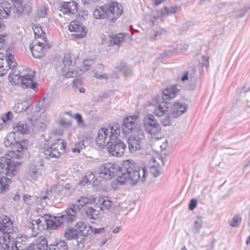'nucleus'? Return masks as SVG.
Masks as SVG:
<instances>
[{
    "instance_id": "nucleus-1",
    "label": "nucleus",
    "mask_w": 250,
    "mask_h": 250,
    "mask_svg": "<svg viewBox=\"0 0 250 250\" xmlns=\"http://www.w3.org/2000/svg\"><path fill=\"white\" fill-rule=\"evenodd\" d=\"M95 173L96 175L92 172H88L80 184L84 186L93 181V183L97 185L99 182L118 175V182L121 184L127 183L133 186L140 182L145 183L148 172L146 167L127 160L124 161L121 166L113 163L105 164L100 167Z\"/></svg>"
},
{
    "instance_id": "nucleus-2",
    "label": "nucleus",
    "mask_w": 250,
    "mask_h": 250,
    "mask_svg": "<svg viewBox=\"0 0 250 250\" xmlns=\"http://www.w3.org/2000/svg\"><path fill=\"white\" fill-rule=\"evenodd\" d=\"M15 136L14 132H10L4 139V145L12 150L6 153L4 157H0V175L14 176L20 168L21 162L18 159L21 157L22 151L27 148L28 141H16Z\"/></svg>"
},
{
    "instance_id": "nucleus-3",
    "label": "nucleus",
    "mask_w": 250,
    "mask_h": 250,
    "mask_svg": "<svg viewBox=\"0 0 250 250\" xmlns=\"http://www.w3.org/2000/svg\"><path fill=\"white\" fill-rule=\"evenodd\" d=\"M62 224L63 222L60 216L45 215L40 218L31 220L28 225V228L32 231L31 235L36 236L40 231L45 229H55Z\"/></svg>"
},
{
    "instance_id": "nucleus-4",
    "label": "nucleus",
    "mask_w": 250,
    "mask_h": 250,
    "mask_svg": "<svg viewBox=\"0 0 250 250\" xmlns=\"http://www.w3.org/2000/svg\"><path fill=\"white\" fill-rule=\"evenodd\" d=\"M120 134V125L115 124L109 128L102 127L98 132V135L95 139L96 145L100 148H102L108 145L111 140L119 137Z\"/></svg>"
},
{
    "instance_id": "nucleus-5",
    "label": "nucleus",
    "mask_w": 250,
    "mask_h": 250,
    "mask_svg": "<svg viewBox=\"0 0 250 250\" xmlns=\"http://www.w3.org/2000/svg\"><path fill=\"white\" fill-rule=\"evenodd\" d=\"M95 201L94 198H88L85 196H82L77 200L76 204L71 205L65 210V213L60 216L63 223H71L76 219L77 213L81 208L85 205L91 204Z\"/></svg>"
},
{
    "instance_id": "nucleus-6",
    "label": "nucleus",
    "mask_w": 250,
    "mask_h": 250,
    "mask_svg": "<svg viewBox=\"0 0 250 250\" xmlns=\"http://www.w3.org/2000/svg\"><path fill=\"white\" fill-rule=\"evenodd\" d=\"M14 230L13 222L9 217L3 216L0 218V231L3 233V235L0 237V249L2 250H9V234Z\"/></svg>"
},
{
    "instance_id": "nucleus-7",
    "label": "nucleus",
    "mask_w": 250,
    "mask_h": 250,
    "mask_svg": "<svg viewBox=\"0 0 250 250\" xmlns=\"http://www.w3.org/2000/svg\"><path fill=\"white\" fill-rule=\"evenodd\" d=\"M12 48H9L6 50V55L8 58L6 59L5 62L7 63L8 67L10 69V72L8 76V80L11 85H18L20 82H21L22 77L20 75V71L19 68H16L13 69L17 65V63L15 61L14 56L11 54Z\"/></svg>"
},
{
    "instance_id": "nucleus-8",
    "label": "nucleus",
    "mask_w": 250,
    "mask_h": 250,
    "mask_svg": "<svg viewBox=\"0 0 250 250\" xmlns=\"http://www.w3.org/2000/svg\"><path fill=\"white\" fill-rule=\"evenodd\" d=\"M76 59L70 55H64L62 68V73L66 78H73L77 75L82 74V69H79L78 67H75Z\"/></svg>"
},
{
    "instance_id": "nucleus-9",
    "label": "nucleus",
    "mask_w": 250,
    "mask_h": 250,
    "mask_svg": "<svg viewBox=\"0 0 250 250\" xmlns=\"http://www.w3.org/2000/svg\"><path fill=\"white\" fill-rule=\"evenodd\" d=\"M76 59L70 55H64L62 68V73L66 78H73L77 75L82 74V69H79L78 67H75Z\"/></svg>"
},
{
    "instance_id": "nucleus-10",
    "label": "nucleus",
    "mask_w": 250,
    "mask_h": 250,
    "mask_svg": "<svg viewBox=\"0 0 250 250\" xmlns=\"http://www.w3.org/2000/svg\"><path fill=\"white\" fill-rule=\"evenodd\" d=\"M66 144L64 141L58 139L51 146L44 150V154L46 159L59 158L64 153Z\"/></svg>"
},
{
    "instance_id": "nucleus-11",
    "label": "nucleus",
    "mask_w": 250,
    "mask_h": 250,
    "mask_svg": "<svg viewBox=\"0 0 250 250\" xmlns=\"http://www.w3.org/2000/svg\"><path fill=\"white\" fill-rule=\"evenodd\" d=\"M146 142L143 130H140L136 133L130 136L127 140L128 148L131 152L142 149Z\"/></svg>"
},
{
    "instance_id": "nucleus-12",
    "label": "nucleus",
    "mask_w": 250,
    "mask_h": 250,
    "mask_svg": "<svg viewBox=\"0 0 250 250\" xmlns=\"http://www.w3.org/2000/svg\"><path fill=\"white\" fill-rule=\"evenodd\" d=\"M144 127L148 133L152 135H158L161 130V125L152 114H149L144 118Z\"/></svg>"
},
{
    "instance_id": "nucleus-13",
    "label": "nucleus",
    "mask_w": 250,
    "mask_h": 250,
    "mask_svg": "<svg viewBox=\"0 0 250 250\" xmlns=\"http://www.w3.org/2000/svg\"><path fill=\"white\" fill-rule=\"evenodd\" d=\"M125 145L118 137L111 140L107 145V149L108 153L113 156L120 157L124 154Z\"/></svg>"
},
{
    "instance_id": "nucleus-14",
    "label": "nucleus",
    "mask_w": 250,
    "mask_h": 250,
    "mask_svg": "<svg viewBox=\"0 0 250 250\" xmlns=\"http://www.w3.org/2000/svg\"><path fill=\"white\" fill-rule=\"evenodd\" d=\"M107 12V19L109 21H114L119 18L123 14L122 5L117 1L110 2L105 5Z\"/></svg>"
},
{
    "instance_id": "nucleus-15",
    "label": "nucleus",
    "mask_w": 250,
    "mask_h": 250,
    "mask_svg": "<svg viewBox=\"0 0 250 250\" xmlns=\"http://www.w3.org/2000/svg\"><path fill=\"white\" fill-rule=\"evenodd\" d=\"M139 124V116L137 114L127 116L123 120V132L131 133L136 130Z\"/></svg>"
},
{
    "instance_id": "nucleus-16",
    "label": "nucleus",
    "mask_w": 250,
    "mask_h": 250,
    "mask_svg": "<svg viewBox=\"0 0 250 250\" xmlns=\"http://www.w3.org/2000/svg\"><path fill=\"white\" fill-rule=\"evenodd\" d=\"M151 105L153 107V113L156 116L162 117L168 111L169 104L166 102H160L159 97L152 100Z\"/></svg>"
},
{
    "instance_id": "nucleus-17",
    "label": "nucleus",
    "mask_w": 250,
    "mask_h": 250,
    "mask_svg": "<svg viewBox=\"0 0 250 250\" xmlns=\"http://www.w3.org/2000/svg\"><path fill=\"white\" fill-rule=\"evenodd\" d=\"M47 42L42 41L35 40L30 45V49L34 58L42 57L46 51L45 44Z\"/></svg>"
},
{
    "instance_id": "nucleus-18",
    "label": "nucleus",
    "mask_w": 250,
    "mask_h": 250,
    "mask_svg": "<svg viewBox=\"0 0 250 250\" xmlns=\"http://www.w3.org/2000/svg\"><path fill=\"white\" fill-rule=\"evenodd\" d=\"M74 188L70 184H66L65 186L61 188L58 185H55L50 187L47 194L49 196L50 193H53L54 196L56 195L62 196H69L71 194Z\"/></svg>"
},
{
    "instance_id": "nucleus-19",
    "label": "nucleus",
    "mask_w": 250,
    "mask_h": 250,
    "mask_svg": "<svg viewBox=\"0 0 250 250\" xmlns=\"http://www.w3.org/2000/svg\"><path fill=\"white\" fill-rule=\"evenodd\" d=\"M43 165L41 162L32 163L29 167L27 174L32 180L37 181L42 172Z\"/></svg>"
},
{
    "instance_id": "nucleus-20",
    "label": "nucleus",
    "mask_w": 250,
    "mask_h": 250,
    "mask_svg": "<svg viewBox=\"0 0 250 250\" xmlns=\"http://www.w3.org/2000/svg\"><path fill=\"white\" fill-rule=\"evenodd\" d=\"M13 11L17 17L29 13L31 9V7L25 4L22 0H13Z\"/></svg>"
},
{
    "instance_id": "nucleus-21",
    "label": "nucleus",
    "mask_w": 250,
    "mask_h": 250,
    "mask_svg": "<svg viewBox=\"0 0 250 250\" xmlns=\"http://www.w3.org/2000/svg\"><path fill=\"white\" fill-rule=\"evenodd\" d=\"M35 79L34 72H31L22 77L21 83V86L23 88H30L34 91L37 90V84L34 80Z\"/></svg>"
},
{
    "instance_id": "nucleus-22",
    "label": "nucleus",
    "mask_w": 250,
    "mask_h": 250,
    "mask_svg": "<svg viewBox=\"0 0 250 250\" xmlns=\"http://www.w3.org/2000/svg\"><path fill=\"white\" fill-rule=\"evenodd\" d=\"M48 198V195H41L40 196H31L28 194H24L23 199L24 203L29 206H35L40 205V203L43 204V202H46V199Z\"/></svg>"
},
{
    "instance_id": "nucleus-23",
    "label": "nucleus",
    "mask_w": 250,
    "mask_h": 250,
    "mask_svg": "<svg viewBox=\"0 0 250 250\" xmlns=\"http://www.w3.org/2000/svg\"><path fill=\"white\" fill-rule=\"evenodd\" d=\"M60 8V10L64 14L68 15L75 14L78 11V5L76 1L71 0L63 2Z\"/></svg>"
},
{
    "instance_id": "nucleus-24",
    "label": "nucleus",
    "mask_w": 250,
    "mask_h": 250,
    "mask_svg": "<svg viewBox=\"0 0 250 250\" xmlns=\"http://www.w3.org/2000/svg\"><path fill=\"white\" fill-rule=\"evenodd\" d=\"M75 229L77 234L86 236L92 233L93 228L88 224L83 221H79L75 225Z\"/></svg>"
},
{
    "instance_id": "nucleus-25",
    "label": "nucleus",
    "mask_w": 250,
    "mask_h": 250,
    "mask_svg": "<svg viewBox=\"0 0 250 250\" xmlns=\"http://www.w3.org/2000/svg\"><path fill=\"white\" fill-rule=\"evenodd\" d=\"M187 106L185 104L176 102L173 104L169 111L175 118H178L184 114L187 110Z\"/></svg>"
},
{
    "instance_id": "nucleus-26",
    "label": "nucleus",
    "mask_w": 250,
    "mask_h": 250,
    "mask_svg": "<svg viewBox=\"0 0 250 250\" xmlns=\"http://www.w3.org/2000/svg\"><path fill=\"white\" fill-rule=\"evenodd\" d=\"M28 247H31L33 250H47V241L43 236H40L36 241L33 243Z\"/></svg>"
},
{
    "instance_id": "nucleus-27",
    "label": "nucleus",
    "mask_w": 250,
    "mask_h": 250,
    "mask_svg": "<svg viewBox=\"0 0 250 250\" xmlns=\"http://www.w3.org/2000/svg\"><path fill=\"white\" fill-rule=\"evenodd\" d=\"M178 92L179 90L176 85L170 86L163 90L162 98L164 100H168L174 98Z\"/></svg>"
},
{
    "instance_id": "nucleus-28",
    "label": "nucleus",
    "mask_w": 250,
    "mask_h": 250,
    "mask_svg": "<svg viewBox=\"0 0 250 250\" xmlns=\"http://www.w3.org/2000/svg\"><path fill=\"white\" fill-rule=\"evenodd\" d=\"M0 2V18H6L10 16L11 12V4L5 0Z\"/></svg>"
},
{
    "instance_id": "nucleus-29",
    "label": "nucleus",
    "mask_w": 250,
    "mask_h": 250,
    "mask_svg": "<svg viewBox=\"0 0 250 250\" xmlns=\"http://www.w3.org/2000/svg\"><path fill=\"white\" fill-rule=\"evenodd\" d=\"M32 107L29 105L27 103H17L13 107L14 111L16 113H21L24 112L27 115H28L32 111Z\"/></svg>"
},
{
    "instance_id": "nucleus-30",
    "label": "nucleus",
    "mask_w": 250,
    "mask_h": 250,
    "mask_svg": "<svg viewBox=\"0 0 250 250\" xmlns=\"http://www.w3.org/2000/svg\"><path fill=\"white\" fill-rule=\"evenodd\" d=\"M13 128L15 133H19L21 134H27L29 130L26 124L23 121L15 123Z\"/></svg>"
},
{
    "instance_id": "nucleus-31",
    "label": "nucleus",
    "mask_w": 250,
    "mask_h": 250,
    "mask_svg": "<svg viewBox=\"0 0 250 250\" xmlns=\"http://www.w3.org/2000/svg\"><path fill=\"white\" fill-rule=\"evenodd\" d=\"M32 29L35 34L36 40H38L47 42L45 34L43 32L41 26L32 25Z\"/></svg>"
},
{
    "instance_id": "nucleus-32",
    "label": "nucleus",
    "mask_w": 250,
    "mask_h": 250,
    "mask_svg": "<svg viewBox=\"0 0 250 250\" xmlns=\"http://www.w3.org/2000/svg\"><path fill=\"white\" fill-rule=\"evenodd\" d=\"M125 33H119L117 35H112L109 37V45L112 46L115 44H119L124 42Z\"/></svg>"
},
{
    "instance_id": "nucleus-33",
    "label": "nucleus",
    "mask_w": 250,
    "mask_h": 250,
    "mask_svg": "<svg viewBox=\"0 0 250 250\" xmlns=\"http://www.w3.org/2000/svg\"><path fill=\"white\" fill-rule=\"evenodd\" d=\"M26 237L21 236L17 237L14 244L12 246V250H25Z\"/></svg>"
},
{
    "instance_id": "nucleus-34",
    "label": "nucleus",
    "mask_w": 250,
    "mask_h": 250,
    "mask_svg": "<svg viewBox=\"0 0 250 250\" xmlns=\"http://www.w3.org/2000/svg\"><path fill=\"white\" fill-rule=\"evenodd\" d=\"M93 17L96 19H104L106 16L107 17L106 9L105 5L104 6H97L94 10L93 13Z\"/></svg>"
},
{
    "instance_id": "nucleus-35",
    "label": "nucleus",
    "mask_w": 250,
    "mask_h": 250,
    "mask_svg": "<svg viewBox=\"0 0 250 250\" xmlns=\"http://www.w3.org/2000/svg\"><path fill=\"white\" fill-rule=\"evenodd\" d=\"M149 168L151 173L154 177H158L161 173L162 167L158 163H156L155 159H153L150 164Z\"/></svg>"
},
{
    "instance_id": "nucleus-36",
    "label": "nucleus",
    "mask_w": 250,
    "mask_h": 250,
    "mask_svg": "<svg viewBox=\"0 0 250 250\" xmlns=\"http://www.w3.org/2000/svg\"><path fill=\"white\" fill-rule=\"evenodd\" d=\"M11 182V180L10 178L4 176L0 178V193H3L8 190Z\"/></svg>"
},
{
    "instance_id": "nucleus-37",
    "label": "nucleus",
    "mask_w": 250,
    "mask_h": 250,
    "mask_svg": "<svg viewBox=\"0 0 250 250\" xmlns=\"http://www.w3.org/2000/svg\"><path fill=\"white\" fill-rule=\"evenodd\" d=\"M99 203L101 204L102 208H105L107 209L111 208L114 205L113 201L107 196L100 198Z\"/></svg>"
},
{
    "instance_id": "nucleus-38",
    "label": "nucleus",
    "mask_w": 250,
    "mask_h": 250,
    "mask_svg": "<svg viewBox=\"0 0 250 250\" xmlns=\"http://www.w3.org/2000/svg\"><path fill=\"white\" fill-rule=\"evenodd\" d=\"M87 30L84 26L81 24L80 27L77 28L73 36L77 39H82L85 37Z\"/></svg>"
},
{
    "instance_id": "nucleus-39",
    "label": "nucleus",
    "mask_w": 250,
    "mask_h": 250,
    "mask_svg": "<svg viewBox=\"0 0 250 250\" xmlns=\"http://www.w3.org/2000/svg\"><path fill=\"white\" fill-rule=\"evenodd\" d=\"M85 212L87 217L91 219H96L100 214L99 210H96L92 207L86 208Z\"/></svg>"
},
{
    "instance_id": "nucleus-40",
    "label": "nucleus",
    "mask_w": 250,
    "mask_h": 250,
    "mask_svg": "<svg viewBox=\"0 0 250 250\" xmlns=\"http://www.w3.org/2000/svg\"><path fill=\"white\" fill-rule=\"evenodd\" d=\"M68 246L64 241H60L55 245H52L49 247V250H67Z\"/></svg>"
},
{
    "instance_id": "nucleus-41",
    "label": "nucleus",
    "mask_w": 250,
    "mask_h": 250,
    "mask_svg": "<svg viewBox=\"0 0 250 250\" xmlns=\"http://www.w3.org/2000/svg\"><path fill=\"white\" fill-rule=\"evenodd\" d=\"M165 33V31L162 28H158L152 31L150 33V37L153 40L160 39Z\"/></svg>"
},
{
    "instance_id": "nucleus-42",
    "label": "nucleus",
    "mask_w": 250,
    "mask_h": 250,
    "mask_svg": "<svg viewBox=\"0 0 250 250\" xmlns=\"http://www.w3.org/2000/svg\"><path fill=\"white\" fill-rule=\"evenodd\" d=\"M242 222V217L239 214H235L232 218L229 221V225L233 228H238Z\"/></svg>"
},
{
    "instance_id": "nucleus-43",
    "label": "nucleus",
    "mask_w": 250,
    "mask_h": 250,
    "mask_svg": "<svg viewBox=\"0 0 250 250\" xmlns=\"http://www.w3.org/2000/svg\"><path fill=\"white\" fill-rule=\"evenodd\" d=\"M8 58L7 55L5 56V59L4 60L2 58L1 56H0V76H3L8 69H6V68L8 66L7 63L5 62L6 59Z\"/></svg>"
},
{
    "instance_id": "nucleus-44",
    "label": "nucleus",
    "mask_w": 250,
    "mask_h": 250,
    "mask_svg": "<svg viewBox=\"0 0 250 250\" xmlns=\"http://www.w3.org/2000/svg\"><path fill=\"white\" fill-rule=\"evenodd\" d=\"M175 118L169 111L167 116L162 119L161 123L165 126H169L172 124Z\"/></svg>"
},
{
    "instance_id": "nucleus-45",
    "label": "nucleus",
    "mask_w": 250,
    "mask_h": 250,
    "mask_svg": "<svg viewBox=\"0 0 250 250\" xmlns=\"http://www.w3.org/2000/svg\"><path fill=\"white\" fill-rule=\"evenodd\" d=\"M77 234H78L75 228V229H69L65 230L64 236L67 240H71L72 239L75 238Z\"/></svg>"
},
{
    "instance_id": "nucleus-46",
    "label": "nucleus",
    "mask_w": 250,
    "mask_h": 250,
    "mask_svg": "<svg viewBox=\"0 0 250 250\" xmlns=\"http://www.w3.org/2000/svg\"><path fill=\"white\" fill-rule=\"evenodd\" d=\"M203 223L202 219L200 217H197L195 219L193 224V232L195 233L199 232L202 228V224Z\"/></svg>"
},
{
    "instance_id": "nucleus-47",
    "label": "nucleus",
    "mask_w": 250,
    "mask_h": 250,
    "mask_svg": "<svg viewBox=\"0 0 250 250\" xmlns=\"http://www.w3.org/2000/svg\"><path fill=\"white\" fill-rule=\"evenodd\" d=\"M81 24V23L78 21H73L69 24L68 29L70 32L75 33L77 28L80 27Z\"/></svg>"
},
{
    "instance_id": "nucleus-48",
    "label": "nucleus",
    "mask_w": 250,
    "mask_h": 250,
    "mask_svg": "<svg viewBox=\"0 0 250 250\" xmlns=\"http://www.w3.org/2000/svg\"><path fill=\"white\" fill-rule=\"evenodd\" d=\"M92 64V61H91V60H85L83 62V65L82 68H78V70L79 71V69H82V72L83 73V72H84L85 71L89 70L90 69V66Z\"/></svg>"
},
{
    "instance_id": "nucleus-49",
    "label": "nucleus",
    "mask_w": 250,
    "mask_h": 250,
    "mask_svg": "<svg viewBox=\"0 0 250 250\" xmlns=\"http://www.w3.org/2000/svg\"><path fill=\"white\" fill-rule=\"evenodd\" d=\"M59 124L65 128H68L71 125V122L69 120L66 121L64 118H62L59 121Z\"/></svg>"
},
{
    "instance_id": "nucleus-50",
    "label": "nucleus",
    "mask_w": 250,
    "mask_h": 250,
    "mask_svg": "<svg viewBox=\"0 0 250 250\" xmlns=\"http://www.w3.org/2000/svg\"><path fill=\"white\" fill-rule=\"evenodd\" d=\"M13 117L12 112L8 111L5 115L1 116V120L4 123H5L7 121L10 120Z\"/></svg>"
},
{
    "instance_id": "nucleus-51",
    "label": "nucleus",
    "mask_w": 250,
    "mask_h": 250,
    "mask_svg": "<svg viewBox=\"0 0 250 250\" xmlns=\"http://www.w3.org/2000/svg\"><path fill=\"white\" fill-rule=\"evenodd\" d=\"M188 48V45L187 43H183L179 44L177 47V50L179 52H184L187 51Z\"/></svg>"
},
{
    "instance_id": "nucleus-52",
    "label": "nucleus",
    "mask_w": 250,
    "mask_h": 250,
    "mask_svg": "<svg viewBox=\"0 0 250 250\" xmlns=\"http://www.w3.org/2000/svg\"><path fill=\"white\" fill-rule=\"evenodd\" d=\"M74 118L75 120H77L78 125L79 126H83L84 124L82 120V116L80 114H75Z\"/></svg>"
},
{
    "instance_id": "nucleus-53",
    "label": "nucleus",
    "mask_w": 250,
    "mask_h": 250,
    "mask_svg": "<svg viewBox=\"0 0 250 250\" xmlns=\"http://www.w3.org/2000/svg\"><path fill=\"white\" fill-rule=\"evenodd\" d=\"M209 57L208 56H203L201 64L202 66L208 67L209 64Z\"/></svg>"
},
{
    "instance_id": "nucleus-54",
    "label": "nucleus",
    "mask_w": 250,
    "mask_h": 250,
    "mask_svg": "<svg viewBox=\"0 0 250 250\" xmlns=\"http://www.w3.org/2000/svg\"><path fill=\"white\" fill-rule=\"evenodd\" d=\"M30 122L33 125L36 127L37 128H40L42 127V125H40L41 122L40 119H38L36 121H33L32 119H31Z\"/></svg>"
},
{
    "instance_id": "nucleus-55",
    "label": "nucleus",
    "mask_w": 250,
    "mask_h": 250,
    "mask_svg": "<svg viewBox=\"0 0 250 250\" xmlns=\"http://www.w3.org/2000/svg\"><path fill=\"white\" fill-rule=\"evenodd\" d=\"M197 204V200L195 199H192L190 200L188 208L190 210H193L195 207H196Z\"/></svg>"
},
{
    "instance_id": "nucleus-56",
    "label": "nucleus",
    "mask_w": 250,
    "mask_h": 250,
    "mask_svg": "<svg viewBox=\"0 0 250 250\" xmlns=\"http://www.w3.org/2000/svg\"><path fill=\"white\" fill-rule=\"evenodd\" d=\"M88 16V12L87 11H81L79 14V17L81 20H82V19L85 20L87 19Z\"/></svg>"
},
{
    "instance_id": "nucleus-57",
    "label": "nucleus",
    "mask_w": 250,
    "mask_h": 250,
    "mask_svg": "<svg viewBox=\"0 0 250 250\" xmlns=\"http://www.w3.org/2000/svg\"><path fill=\"white\" fill-rule=\"evenodd\" d=\"M250 9V8H243V9H242L240 12L239 13L237 14L236 17L237 18H242L247 13V12Z\"/></svg>"
},
{
    "instance_id": "nucleus-58",
    "label": "nucleus",
    "mask_w": 250,
    "mask_h": 250,
    "mask_svg": "<svg viewBox=\"0 0 250 250\" xmlns=\"http://www.w3.org/2000/svg\"><path fill=\"white\" fill-rule=\"evenodd\" d=\"M46 15V11L45 8H42L37 12V16L39 18H44Z\"/></svg>"
},
{
    "instance_id": "nucleus-59",
    "label": "nucleus",
    "mask_w": 250,
    "mask_h": 250,
    "mask_svg": "<svg viewBox=\"0 0 250 250\" xmlns=\"http://www.w3.org/2000/svg\"><path fill=\"white\" fill-rule=\"evenodd\" d=\"M95 77L100 80H107L108 76L105 74H100L97 72L95 73Z\"/></svg>"
},
{
    "instance_id": "nucleus-60",
    "label": "nucleus",
    "mask_w": 250,
    "mask_h": 250,
    "mask_svg": "<svg viewBox=\"0 0 250 250\" xmlns=\"http://www.w3.org/2000/svg\"><path fill=\"white\" fill-rule=\"evenodd\" d=\"M101 43L102 44H107L109 45V39L107 40L106 37L104 35H102L101 36Z\"/></svg>"
},
{
    "instance_id": "nucleus-61",
    "label": "nucleus",
    "mask_w": 250,
    "mask_h": 250,
    "mask_svg": "<svg viewBox=\"0 0 250 250\" xmlns=\"http://www.w3.org/2000/svg\"><path fill=\"white\" fill-rule=\"evenodd\" d=\"M75 146L77 147L78 148H80L81 150L85 148V145L84 143V141L82 140L80 141L79 142H78L76 145Z\"/></svg>"
},
{
    "instance_id": "nucleus-62",
    "label": "nucleus",
    "mask_w": 250,
    "mask_h": 250,
    "mask_svg": "<svg viewBox=\"0 0 250 250\" xmlns=\"http://www.w3.org/2000/svg\"><path fill=\"white\" fill-rule=\"evenodd\" d=\"M189 76H188V72H186L184 75L181 78V81L185 83L186 82H188L189 81Z\"/></svg>"
},
{
    "instance_id": "nucleus-63",
    "label": "nucleus",
    "mask_w": 250,
    "mask_h": 250,
    "mask_svg": "<svg viewBox=\"0 0 250 250\" xmlns=\"http://www.w3.org/2000/svg\"><path fill=\"white\" fill-rule=\"evenodd\" d=\"M105 228H101L99 229L93 228V232L94 233H102L104 231Z\"/></svg>"
},
{
    "instance_id": "nucleus-64",
    "label": "nucleus",
    "mask_w": 250,
    "mask_h": 250,
    "mask_svg": "<svg viewBox=\"0 0 250 250\" xmlns=\"http://www.w3.org/2000/svg\"><path fill=\"white\" fill-rule=\"evenodd\" d=\"M165 9L168 13H174L176 12L175 7H166Z\"/></svg>"
}]
</instances>
